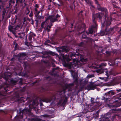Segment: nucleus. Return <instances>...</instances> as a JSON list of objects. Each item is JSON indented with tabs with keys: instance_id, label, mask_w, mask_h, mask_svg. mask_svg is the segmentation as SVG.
<instances>
[{
	"instance_id": "1",
	"label": "nucleus",
	"mask_w": 121,
	"mask_h": 121,
	"mask_svg": "<svg viewBox=\"0 0 121 121\" xmlns=\"http://www.w3.org/2000/svg\"><path fill=\"white\" fill-rule=\"evenodd\" d=\"M102 16L103 14L101 13H98L92 15L93 25L89 29L88 31L86 32L87 34H91L93 33L94 29H96L97 27V25L95 20L97 18H98L99 19L100 21L101 22V23L102 27L104 26V24L102 22Z\"/></svg>"
},
{
	"instance_id": "2",
	"label": "nucleus",
	"mask_w": 121,
	"mask_h": 121,
	"mask_svg": "<svg viewBox=\"0 0 121 121\" xmlns=\"http://www.w3.org/2000/svg\"><path fill=\"white\" fill-rule=\"evenodd\" d=\"M97 7V9L99 11H101L102 12L105 13L104 17L105 19H104L103 18V14L102 13H101L103 14V16L102 18V22H103L104 24H105V23L106 24L107 26H109L111 24V22L109 18L108 19V17L107 18V20L106 19L107 13V10L106 9L103 7H101L100 5H99Z\"/></svg>"
},
{
	"instance_id": "3",
	"label": "nucleus",
	"mask_w": 121,
	"mask_h": 121,
	"mask_svg": "<svg viewBox=\"0 0 121 121\" xmlns=\"http://www.w3.org/2000/svg\"><path fill=\"white\" fill-rule=\"evenodd\" d=\"M22 28V26H21L20 24L17 25L14 28L11 25H10L8 27L9 30L15 35L16 34V30H21Z\"/></svg>"
},
{
	"instance_id": "4",
	"label": "nucleus",
	"mask_w": 121,
	"mask_h": 121,
	"mask_svg": "<svg viewBox=\"0 0 121 121\" xmlns=\"http://www.w3.org/2000/svg\"><path fill=\"white\" fill-rule=\"evenodd\" d=\"M56 99V97L55 95L53 94H52V96H50L48 98L47 97H45L42 99H39V101L40 102V105H43V104L42 101L45 102L47 103L48 102H50L52 100H55Z\"/></svg>"
},
{
	"instance_id": "5",
	"label": "nucleus",
	"mask_w": 121,
	"mask_h": 121,
	"mask_svg": "<svg viewBox=\"0 0 121 121\" xmlns=\"http://www.w3.org/2000/svg\"><path fill=\"white\" fill-rule=\"evenodd\" d=\"M11 75V73L9 72H5L1 76H0V79H1L2 78H3L6 81L10 77Z\"/></svg>"
},
{
	"instance_id": "6",
	"label": "nucleus",
	"mask_w": 121,
	"mask_h": 121,
	"mask_svg": "<svg viewBox=\"0 0 121 121\" xmlns=\"http://www.w3.org/2000/svg\"><path fill=\"white\" fill-rule=\"evenodd\" d=\"M27 110L25 109H23L22 111L20 110L19 113L17 114V116L19 118L22 119L23 118V114L27 113Z\"/></svg>"
},
{
	"instance_id": "7",
	"label": "nucleus",
	"mask_w": 121,
	"mask_h": 121,
	"mask_svg": "<svg viewBox=\"0 0 121 121\" xmlns=\"http://www.w3.org/2000/svg\"><path fill=\"white\" fill-rule=\"evenodd\" d=\"M1 85V89H0V95H2L1 91H2V90H2L3 89L4 90L3 91V92L5 93H7L8 91V89H6L8 87V85H7L6 83H5L4 85H3V84H2Z\"/></svg>"
},
{
	"instance_id": "8",
	"label": "nucleus",
	"mask_w": 121,
	"mask_h": 121,
	"mask_svg": "<svg viewBox=\"0 0 121 121\" xmlns=\"http://www.w3.org/2000/svg\"><path fill=\"white\" fill-rule=\"evenodd\" d=\"M49 20L51 22H54L56 21H58V20L55 18L54 16H49L46 19V21Z\"/></svg>"
},
{
	"instance_id": "9",
	"label": "nucleus",
	"mask_w": 121,
	"mask_h": 121,
	"mask_svg": "<svg viewBox=\"0 0 121 121\" xmlns=\"http://www.w3.org/2000/svg\"><path fill=\"white\" fill-rule=\"evenodd\" d=\"M20 57L18 59L19 61L21 63L24 62V59L23 58V57H24L26 56V54L25 53H20Z\"/></svg>"
},
{
	"instance_id": "10",
	"label": "nucleus",
	"mask_w": 121,
	"mask_h": 121,
	"mask_svg": "<svg viewBox=\"0 0 121 121\" xmlns=\"http://www.w3.org/2000/svg\"><path fill=\"white\" fill-rule=\"evenodd\" d=\"M113 30L112 28L108 29L107 28L105 29L102 32L104 33V35H107L110 33Z\"/></svg>"
},
{
	"instance_id": "11",
	"label": "nucleus",
	"mask_w": 121,
	"mask_h": 121,
	"mask_svg": "<svg viewBox=\"0 0 121 121\" xmlns=\"http://www.w3.org/2000/svg\"><path fill=\"white\" fill-rule=\"evenodd\" d=\"M115 93L113 90H111L105 94L104 95L108 96V97H111L112 95H114Z\"/></svg>"
},
{
	"instance_id": "12",
	"label": "nucleus",
	"mask_w": 121,
	"mask_h": 121,
	"mask_svg": "<svg viewBox=\"0 0 121 121\" xmlns=\"http://www.w3.org/2000/svg\"><path fill=\"white\" fill-rule=\"evenodd\" d=\"M96 88V86L92 84L88 85L86 87V88L88 90H94Z\"/></svg>"
},
{
	"instance_id": "13",
	"label": "nucleus",
	"mask_w": 121,
	"mask_h": 121,
	"mask_svg": "<svg viewBox=\"0 0 121 121\" xmlns=\"http://www.w3.org/2000/svg\"><path fill=\"white\" fill-rule=\"evenodd\" d=\"M6 0H0V9H2L5 4L4 3L6 2Z\"/></svg>"
},
{
	"instance_id": "14",
	"label": "nucleus",
	"mask_w": 121,
	"mask_h": 121,
	"mask_svg": "<svg viewBox=\"0 0 121 121\" xmlns=\"http://www.w3.org/2000/svg\"><path fill=\"white\" fill-rule=\"evenodd\" d=\"M58 52H65L66 53L67 52V49L65 48L64 46H62L61 47H60L59 49H57Z\"/></svg>"
},
{
	"instance_id": "15",
	"label": "nucleus",
	"mask_w": 121,
	"mask_h": 121,
	"mask_svg": "<svg viewBox=\"0 0 121 121\" xmlns=\"http://www.w3.org/2000/svg\"><path fill=\"white\" fill-rule=\"evenodd\" d=\"M63 58L65 59L67 62L70 61L72 59L71 58L70 59L69 58V55L68 54H67L65 55L63 54Z\"/></svg>"
},
{
	"instance_id": "16",
	"label": "nucleus",
	"mask_w": 121,
	"mask_h": 121,
	"mask_svg": "<svg viewBox=\"0 0 121 121\" xmlns=\"http://www.w3.org/2000/svg\"><path fill=\"white\" fill-rule=\"evenodd\" d=\"M25 35V34L24 32L22 31V32H21L18 34V35H19V36L18 37L16 36V37L19 38L21 39H22L23 38L24 36Z\"/></svg>"
},
{
	"instance_id": "17",
	"label": "nucleus",
	"mask_w": 121,
	"mask_h": 121,
	"mask_svg": "<svg viewBox=\"0 0 121 121\" xmlns=\"http://www.w3.org/2000/svg\"><path fill=\"white\" fill-rule=\"evenodd\" d=\"M87 60V59L86 58L84 59V58H81L80 60V62L82 64H85Z\"/></svg>"
},
{
	"instance_id": "18",
	"label": "nucleus",
	"mask_w": 121,
	"mask_h": 121,
	"mask_svg": "<svg viewBox=\"0 0 121 121\" xmlns=\"http://www.w3.org/2000/svg\"><path fill=\"white\" fill-rule=\"evenodd\" d=\"M30 34L29 35L28 37V39L29 40L31 41L33 37L35 36L36 35L35 34H34L33 32H30Z\"/></svg>"
},
{
	"instance_id": "19",
	"label": "nucleus",
	"mask_w": 121,
	"mask_h": 121,
	"mask_svg": "<svg viewBox=\"0 0 121 121\" xmlns=\"http://www.w3.org/2000/svg\"><path fill=\"white\" fill-rule=\"evenodd\" d=\"M39 104L38 101L36 100H34L32 104V107H34V106H37Z\"/></svg>"
},
{
	"instance_id": "20",
	"label": "nucleus",
	"mask_w": 121,
	"mask_h": 121,
	"mask_svg": "<svg viewBox=\"0 0 121 121\" xmlns=\"http://www.w3.org/2000/svg\"><path fill=\"white\" fill-rule=\"evenodd\" d=\"M19 80V78H18L16 79H13L11 80V82L12 83L15 85L16 83Z\"/></svg>"
},
{
	"instance_id": "21",
	"label": "nucleus",
	"mask_w": 121,
	"mask_h": 121,
	"mask_svg": "<svg viewBox=\"0 0 121 121\" xmlns=\"http://www.w3.org/2000/svg\"><path fill=\"white\" fill-rule=\"evenodd\" d=\"M77 54H76L75 52H73L72 53L71 55H70V57H71L73 56L76 57L77 56H79L80 54L79 53H78L77 52Z\"/></svg>"
},
{
	"instance_id": "22",
	"label": "nucleus",
	"mask_w": 121,
	"mask_h": 121,
	"mask_svg": "<svg viewBox=\"0 0 121 121\" xmlns=\"http://www.w3.org/2000/svg\"><path fill=\"white\" fill-rule=\"evenodd\" d=\"M99 117V113L97 112H95V113L93 115V117L95 119L98 118Z\"/></svg>"
},
{
	"instance_id": "23",
	"label": "nucleus",
	"mask_w": 121,
	"mask_h": 121,
	"mask_svg": "<svg viewBox=\"0 0 121 121\" xmlns=\"http://www.w3.org/2000/svg\"><path fill=\"white\" fill-rule=\"evenodd\" d=\"M102 71L103 72V73H104V72L105 73V75L108 76V70L107 69H103L102 70Z\"/></svg>"
},
{
	"instance_id": "24",
	"label": "nucleus",
	"mask_w": 121,
	"mask_h": 121,
	"mask_svg": "<svg viewBox=\"0 0 121 121\" xmlns=\"http://www.w3.org/2000/svg\"><path fill=\"white\" fill-rule=\"evenodd\" d=\"M67 101V98H65V99L64 100L63 102L61 104V105L62 106H64L66 104V103Z\"/></svg>"
},
{
	"instance_id": "25",
	"label": "nucleus",
	"mask_w": 121,
	"mask_h": 121,
	"mask_svg": "<svg viewBox=\"0 0 121 121\" xmlns=\"http://www.w3.org/2000/svg\"><path fill=\"white\" fill-rule=\"evenodd\" d=\"M11 1L12 0H9V6L8 7V8H11L13 6V4H12Z\"/></svg>"
},
{
	"instance_id": "26",
	"label": "nucleus",
	"mask_w": 121,
	"mask_h": 121,
	"mask_svg": "<svg viewBox=\"0 0 121 121\" xmlns=\"http://www.w3.org/2000/svg\"><path fill=\"white\" fill-rule=\"evenodd\" d=\"M42 13H41V15H40L39 14H38V15L36 14L35 15V16L36 17L39 19H41L42 18Z\"/></svg>"
},
{
	"instance_id": "27",
	"label": "nucleus",
	"mask_w": 121,
	"mask_h": 121,
	"mask_svg": "<svg viewBox=\"0 0 121 121\" xmlns=\"http://www.w3.org/2000/svg\"><path fill=\"white\" fill-rule=\"evenodd\" d=\"M48 53L52 55L53 56H55V55H57V54L56 53L54 52H52L51 51H50L48 52Z\"/></svg>"
},
{
	"instance_id": "28",
	"label": "nucleus",
	"mask_w": 121,
	"mask_h": 121,
	"mask_svg": "<svg viewBox=\"0 0 121 121\" xmlns=\"http://www.w3.org/2000/svg\"><path fill=\"white\" fill-rule=\"evenodd\" d=\"M94 76V75L93 74H88L86 77V78H87L89 79L90 78H91Z\"/></svg>"
},
{
	"instance_id": "29",
	"label": "nucleus",
	"mask_w": 121,
	"mask_h": 121,
	"mask_svg": "<svg viewBox=\"0 0 121 121\" xmlns=\"http://www.w3.org/2000/svg\"><path fill=\"white\" fill-rule=\"evenodd\" d=\"M105 53H106V54H106L107 56H109L111 54L110 52L109 51H106Z\"/></svg>"
},
{
	"instance_id": "30",
	"label": "nucleus",
	"mask_w": 121,
	"mask_h": 121,
	"mask_svg": "<svg viewBox=\"0 0 121 121\" xmlns=\"http://www.w3.org/2000/svg\"><path fill=\"white\" fill-rule=\"evenodd\" d=\"M102 100H105V101L107 100V99H108V97L107 96H106V97L103 96L102 97Z\"/></svg>"
},
{
	"instance_id": "31",
	"label": "nucleus",
	"mask_w": 121,
	"mask_h": 121,
	"mask_svg": "<svg viewBox=\"0 0 121 121\" xmlns=\"http://www.w3.org/2000/svg\"><path fill=\"white\" fill-rule=\"evenodd\" d=\"M45 22H42L41 24V29H42L43 28H44V26L45 24Z\"/></svg>"
},
{
	"instance_id": "32",
	"label": "nucleus",
	"mask_w": 121,
	"mask_h": 121,
	"mask_svg": "<svg viewBox=\"0 0 121 121\" xmlns=\"http://www.w3.org/2000/svg\"><path fill=\"white\" fill-rule=\"evenodd\" d=\"M14 43L15 44V45L14 46V50H17V47L18 46V44L17 43H16L14 42Z\"/></svg>"
},
{
	"instance_id": "33",
	"label": "nucleus",
	"mask_w": 121,
	"mask_h": 121,
	"mask_svg": "<svg viewBox=\"0 0 121 121\" xmlns=\"http://www.w3.org/2000/svg\"><path fill=\"white\" fill-rule=\"evenodd\" d=\"M44 5H43L41 8H40V11L41 12H43L44 11Z\"/></svg>"
},
{
	"instance_id": "34",
	"label": "nucleus",
	"mask_w": 121,
	"mask_h": 121,
	"mask_svg": "<svg viewBox=\"0 0 121 121\" xmlns=\"http://www.w3.org/2000/svg\"><path fill=\"white\" fill-rule=\"evenodd\" d=\"M84 43L82 42L81 43L79 44L78 46H79L83 47L84 46Z\"/></svg>"
},
{
	"instance_id": "35",
	"label": "nucleus",
	"mask_w": 121,
	"mask_h": 121,
	"mask_svg": "<svg viewBox=\"0 0 121 121\" xmlns=\"http://www.w3.org/2000/svg\"><path fill=\"white\" fill-rule=\"evenodd\" d=\"M44 29L46 30H47L48 32H49L50 31V29H49L48 28V27H47L46 28L45 27Z\"/></svg>"
},
{
	"instance_id": "36",
	"label": "nucleus",
	"mask_w": 121,
	"mask_h": 121,
	"mask_svg": "<svg viewBox=\"0 0 121 121\" xmlns=\"http://www.w3.org/2000/svg\"><path fill=\"white\" fill-rule=\"evenodd\" d=\"M16 0L17 1V0ZM12 4H14L15 2V1L14 0H12ZM16 2H17V1H16ZM18 2H20V3H21L19 1H18L17 2V3H16V5H17V3Z\"/></svg>"
},
{
	"instance_id": "37",
	"label": "nucleus",
	"mask_w": 121,
	"mask_h": 121,
	"mask_svg": "<svg viewBox=\"0 0 121 121\" xmlns=\"http://www.w3.org/2000/svg\"><path fill=\"white\" fill-rule=\"evenodd\" d=\"M95 3L97 5V7L99 6V5H100V4H99L98 2L97 1V0H95Z\"/></svg>"
},
{
	"instance_id": "38",
	"label": "nucleus",
	"mask_w": 121,
	"mask_h": 121,
	"mask_svg": "<svg viewBox=\"0 0 121 121\" xmlns=\"http://www.w3.org/2000/svg\"><path fill=\"white\" fill-rule=\"evenodd\" d=\"M89 2V3H88V4H89L92 7H93V8H94V6L93 5V4H92V2Z\"/></svg>"
},
{
	"instance_id": "39",
	"label": "nucleus",
	"mask_w": 121,
	"mask_h": 121,
	"mask_svg": "<svg viewBox=\"0 0 121 121\" xmlns=\"http://www.w3.org/2000/svg\"><path fill=\"white\" fill-rule=\"evenodd\" d=\"M82 119V118L81 117H79L78 120V121H83Z\"/></svg>"
},
{
	"instance_id": "40",
	"label": "nucleus",
	"mask_w": 121,
	"mask_h": 121,
	"mask_svg": "<svg viewBox=\"0 0 121 121\" xmlns=\"http://www.w3.org/2000/svg\"><path fill=\"white\" fill-rule=\"evenodd\" d=\"M25 0H17L16 3H17V2L18 1H19L21 3L24 2Z\"/></svg>"
},
{
	"instance_id": "41",
	"label": "nucleus",
	"mask_w": 121,
	"mask_h": 121,
	"mask_svg": "<svg viewBox=\"0 0 121 121\" xmlns=\"http://www.w3.org/2000/svg\"><path fill=\"white\" fill-rule=\"evenodd\" d=\"M82 38L83 39H85L87 38L86 35L84 34H82Z\"/></svg>"
},
{
	"instance_id": "42",
	"label": "nucleus",
	"mask_w": 121,
	"mask_h": 121,
	"mask_svg": "<svg viewBox=\"0 0 121 121\" xmlns=\"http://www.w3.org/2000/svg\"><path fill=\"white\" fill-rule=\"evenodd\" d=\"M29 16L30 17H31L33 16V13L32 11H31Z\"/></svg>"
},
{
	"instance_id": "43",
	"label": "nucleus",
	"mask_w": 121,
	"mask_h": 121,
	"mask_svg": "<svg viewBox=\"0 0 121 121\" xmlns=\"http://www.w3.org/2000/svg\"><path fill=\"white\" fill-rule=\"evenodd\" d=\"M18 11V9H17V8H16L15 9V10L14 12L13 13L15 14L17 13Z\"/></svg>"
},
{
	"instance_id": "44",
	"label": "nucleus",
	"mask_w": 121,
	"mask_h": 121,
	"mask_svg": "<svg viewBox=\"0 0 121 121\" xmlns=\"http://www.w3.org/2000/svg\"><path fill=\"white\" fill-rule=\"evenodd\" d=\"M6 11L5 10H4L2 11V15H5Z\"/></svg>"
},
{
	"instance_id": "45",
	"label": "nucleus",
	"mask_w": 121,
	"mask_h": 121,
	"mask_svg": "<svg viewBox=\"0 0 121 121\" xmlns=\"http://www.w3.org/2000/svg\"><path fill=\"white\" fill-rule=\"evenodd\" d=\"M41 11H40V10L39 11H37L34 14L35 15H36V14L38 15V14H39L40 13Z\"/></svg>"
},
{
	"instance_id": "46",
	"label": "nucleus",
	"mask_w": 121,
	"mask_h": 121,
	"mask_svg": "<svg viewBox=\"0 0 121 121\" xmlns=\"http://www.w3.org/2000/svg\"><path fill=\"white\" fill-rule=\"evenodd\" d=\"M38 8H34V13L35 14V13H36V12H37V11H38V10L37 9Z\"/></svg>"
},
{
	"instance_id": "47",
	"label": "nucleus",
	"mask_w": 121,
	"mask_h": 121,
	"mask_svg": "<svg viewBox=\"0 0 121 121\" xmlns=\"http://www.w3.org/2000/svg\"><path fill=\"white\" fill-rule=\"evenodd\" d=\"M25 23L24 22H23L22 24V25H21V26H22V28L23 27V26H24V28L25 27Z\"/></svg>"
},
{
	"instance_id": "48",
	"label": "nucleus",
	"mask_w": 121,
	"mask_h": 121,
	"mask_svg": "<svg viewBox=\"0 0 121 121\" xmlns=\"http://www.w3.org/2000/svg\"><path fill=\"white\" fill-rule=\"evenodd\" d=\"M35 8H38L39 7V6L38 4H35Z\"/></svg>"
},
{
	"instance_id": "49",
	"label": "nucleus",
	"mask_w": 121,
	"mask_h": 121,
	"mask_svg": "<svg viewBox=\"0 0 121 121\" xmlns=\"http://www.w3.org/2000/svg\"><path fill=\"white\" fill-rule=\"evenodd\" d=\"M35 121H40V119L38 118H35L34 119Z\"/></svg>"
},
{
	"instance_id": "50",
	"label": "nucleus",
	"mask_w": 121,
	"mask_h": 121,
	"mask_svg": "<svg viewBox=\"0 0 121 121\" xmlns=\"http://www.w3.org/2000/svg\"><path fill=\"white\" fill-rule=\"evenodd\" d=\"M82 27L83 28H85V24L83 23L82 25Z\"/></svg>"
},
{
	"instance_id": "51",
	"label": "nucleus",
	"mask_w": 121,
	"mask_h": 121,
	"mask_svg": "<svg viewBox=\"0 0 121 121\" xmlns=\"http://www.w3.org/2000/svg\"><path fill=\"white\" fill-rule=\"evenodd\" d=\"M113 8H118V7L115 5L113 4Z\"/></svg>"
},
{
	"instance_id": "52",
	"label": "nucleus",
	"mask_w": 121,
	"mask_h": 121,
	"mask_svg": "<svg viewBox=\"0 0 121 121\" xmlns=\"http://www.w3.org/2000/svg\"><path fill=\"white\" fill-rule=\"evenodd\" d=\"M25 44L27 46H29L28 42L26 41L25 42Z\"/></svg>"
},
{
	"instance_id": "53",
	"label": "nucleus",
	"mask_w": 121,
	"mask_h": 121,
	"mask_svg": "<svg viewBox=\"0 0 121 121\" xmlns=\"http://www.w3.org/2000/svg\"><path fill=\"white\" fill-rule=\"evenodd\" d=\"M59 2H60V5H61V6L63 5V2L62 1H59Z\"/></svg>"
},
{
	"instance_id": "54",
	"label": "nucleus",
	"mask_w": 121,
	"mask_h": 121,
	"mask_svg": "<svg viewBox=\"0 0 121 121\" xmlns=\"http://www.w3.org/2000/svg\"><path fill=\"white\" fill-rule=\"evenodd\" d=\"M34 23V22L33 19H31V24L33 25Z\"/></svg>"
},
{
	"instance_id": "55",
	"label": "nucleus",
	"mask_w": 121,
	"mask_h": 121,
	"mask_svg": "<svg viewBox=\"0 0 121 121\" xmlns=\"http://www.w3.org/2000/svg\"><path fill=\"white\" fill-rule=\"evenodd\" d=\"M60 17L59 15L58 14H57L56 15V17H55L56 19L58 17Z\"/></svg>"
},
{
	"instance_id": "56",
	"label": "nucleus",
	"mask_w": 121,
	"mask_h": 121,
	"mask_svg": "<svg viewBox=\"0 0 121 121\" xmlns=\"http://www.w3.org/2000/svg\"><path fill=\"white\" fill-rule=\"evenodd\" d=\"M94 100V99L93 98H91V102L92 103H94V101H93V100Z\"/></svg>"
},
{
	"instance_id": "57",
	"label": "nucleus",
	"mask_w": 121,
	"mask_h": 121,
	"mask_svg": "<svg viewBox=\"0 0 121 121\" xmlns=\"http://www.w3.org/2000/svg\"><path fill=\"white\" fill-rule=\"evenodd\" d=\"M116 91L118 92L121 91V89H117Z\"/></svg>"
},
{
	"instance_id": "58",
	"label": "nucleus",
	"mask_w": 121,
	"mask_h": 121,
	"mask_svg": "<svg viewBox=\"0 0 121 121\" xmlns=\"http://www.w3.org/2000/svg\"><path fill=\"white\" fill-rule=\"evenodd\" d=\"M101 65L102 66H105L106 64L104 63H102L101 64Z\"/></svg>"
},
{
	"instance_id": "59",
	"label": "nucleus",
	"mask_w": 121,
	"mask_h": 121,
	"mask_svg": "<svg viewBox=\"0 0 121 121\" xmlns=\"http://www.w3.org/2000/svg\"><path fill=\"white\" fill-rule=\"evenodd\" d=\"M35 21L36 22V24H38V20L37 19H35Z\"/></svg>"
},
{
	"instance_id": "60",
	"label": "nucleus",
	"mask_w": 121,
	"mask_h": 121,
	"mask_svg": "<svg viewBox=\"0 0 121 121\" xmlns=\"http://www.w3.org/2000/svg\"><path fill=\"white\" fill-rule=\"evenodd\" d=\"M51 26L50 25L49 26L48 25L47 26V27H48V28L50 29L51 28Z\"/></svg>"
},
{
	"instance_id": "61",
	"label": "nucleus",
	"mask_w": 121,
	"mask_h": 121,
	"mask_svg": "<svg viewBox=\"0 0 121 121\" xmlns=\"http://www.w3.org/2000/svg\"><path fill=\"white\" fill-rule=\"evenodd\" d=\"M27 10L28 11V13H27V14H28L30 12V11H29V9H28V8H27Z\"/></svg>"
},
{
	"instance_id": "62",
	"label": "nucleus",
	"mask_w": 121,
	"mask_h": 121,
	"mask_svg": "<svg viewBox=\"0 0 121 121\" xmlns=\"http://www.w3.org/2000/svg\"><path fill=\"white\" fill-rule=\"evenodd\" d=\"M43 116L44 117H48V115H43Z\"/></svg>"
},
{
	"instance_id": "63",
	"label": "nucleus",
	"mask_w": 121,
	"mask_h": 121,
	"mask_svg": "<svg viewBox=\"0 0 121 121\" xmlns=\"http://www.w3.org/2000/svg\"><path fill=\"white\" fill-rule=\"evenodd\" d=\"M19 82V83L20 84H22V81L21 80H20V81Z\"/></svg>"
},
{
	"instance_id": "64",
	"label": "nucleus",
	"mask_w": 121,
	"mask_h": 121,
	"mask_svg": "<svg viewBox=\"0 0 121 121\" xmlns=\"http://www.w3.org/2000/svg\"><path fill=\"white\" fill-rule=\"evenodd\" d=\"M118 32H120V33H121V27L120 28L119 30V31H118Z\"/></svg>"
}]
</instances>
